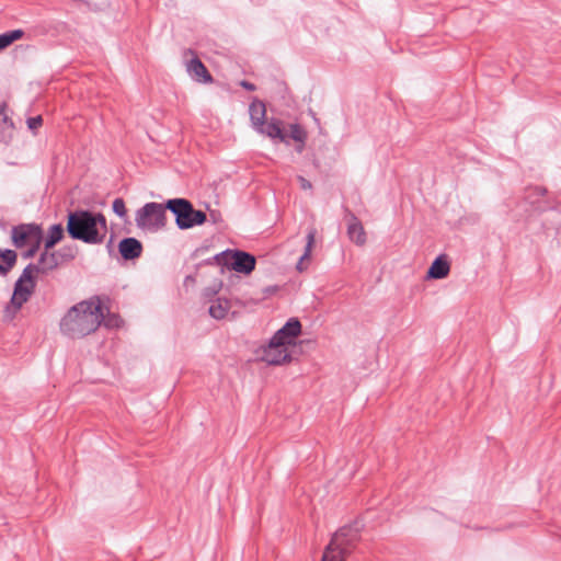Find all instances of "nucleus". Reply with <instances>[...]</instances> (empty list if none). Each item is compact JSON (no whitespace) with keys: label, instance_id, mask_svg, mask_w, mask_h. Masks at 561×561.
<instances>
[{"label":"nucleus","instance_id":"a878e982","mask_svg":"<svg viewBox=\"0 0 561 561\" xmlns=\"http://www.w3.org/2000/svg\"><path fill=\"white\" fill-rule=\"evenodd\" d=\"M241 85L248 90H254V85L248 81H242Z\"/></svg>","mask_w":561,"mask_h":561},{"label":"nucleus","instance_id":"5701e85b","mask_svg":"<svg viewBox=\"0 0 561 561\" xmlns=\"http://www.w3.org/2000/svg\"><path fill=\"white\" fill-rule=\"evenodd\" d=\"M112 208L113 211L119 217H125L127 214L125 202L122 198L114 199Z\"/></svg>","mask_w":561,"mask_h":561},{"label":"nucleus","instance_id":"423d86ee","mask_svg":"<svg viewBox=\"0 0 561 561\" xmlns=\"http://www.w3.org/2000/svg\"><path fill=\"white\" fill-rule=\"evenodd\" d=\"M167 204L147 203L136 211L138 228L148 232H157L167 225Z\"/></svg>","mask_w":561,"mask_h":561},{"label":"nucleus","instance_id":"b1692460","mask_svg":"<svg viewBox=\"0 0 561 561\" xmlns=\"http://www.w3.org/2000/svg\"><path fill=\"white\" fill-rule=\"evenodd\" d=\"M42 125H43V118H42L41 115L35 116V117H31V118L27 119V126L32 130H36Z\"/></svg>","mask_w":561,"mask_h":561},{"label":"nucleus","instance_id":"9d476101","mask_svg":"<svg viewBox=\"0 0 561 561\" xmlns=\"http://www.w3.org/2000/svg\"><path fill=\"white\" fill-rule=\"evenodd\" d=\"M187 54L192 56L186 65L187 72L198 82L209 83L213 78L204 64L195 56L194 51L190 50Z\"/></svg>","mask_w":561,"mask_h":561},{"label":"nucleus","instance_id":"a211bd4d","mask_svg":"<svg viewBox=\"0 0 561 561\" xmlns=\"http://www.w3.org/2000/svg\"><path fill=\"white\" fill-rule=\"evenodd\" d=\"M230 310V302L227 299L218 298L209 306V314L215 319H224Z\"/></svg>","mask_w":561,"mask_h":561},{"label":"nucleus","instance_id":"f03ea898","mask_svg":"<svg viewBox=\"0 0 561 561\" xmlns=\"http://www.w3.org/2000/svg\"><path fill=\"white\" fill-rule=\"evenodd\" d=\"M301 333V324L290 319L260 351V358L268 365H285L293 360L297 347V337Z\"/></svg>","mask_w":561,"mask_h":561},{"label":"nucleus","instance_id":"f3484780","mask_svg":"<svg viewBox=\"0 0 561 561\" xmlns=\"http://www.w3.org/2000/svg\"><path fill=\"white\" fill-rule=\"evenodd\" d=\"M314 241H316V230L311 229L307 236V244H306L305 253L297 263V270L299 272H304L305 270H307V267L310 263L311 251L314 245Z\"/></svg>","mask_w":561,"mask_h":561},{"label":"nucleus","instance_id":"f257e3e1","mask_svg":"<svg viewBox=\"0 0 561 561\" xmlns=\"http://www.w3.org/2000/svg\"><path fill=\"white\" fill-rule=\"evenodd\" d=\"M103 308L98 298L81 301L71 307L60 322L61 332L72 339L93 333L103 319Z\"/></svg>","mask_w":561,"mask_h":561},{"label":"nucleus","instance_id":"4be33fe9","mask_svg":"<svg viewBox=\"0 0 561 561\" xmlns=\"http://www.w3.org/2000/svg\"><path fill=\"white\" fill-rule=\"evenodd\" d=\"M24 35L22 30H13L0 35V50L9 47L14 42L21 39Z\"/></svg>","mask_w":561,"mask_h":561},{"label":"nucleus","instance_id":"bb28decb","mask_svg":"<svg viewBox=\"0 0 561 561\" xmlns=\"http://www.w3.org/2000/svg\"><path fill=\"white\" fill-rule=\"evenodd\" d=\"M105 324H106V325H118V319H116L114 323H112L111 321H108V322H106Z\"/></svg>","mask_w":561,"mask_h":561},{"label":"nucleus","instance_id":"1a4fd4ad","mask_svg":"<svg viewBox=\"0 0 561 561\" xmlns=\"http://www.w3.org/2000/svg\"><path fill=\"white\" fill-rule=\"evenodd\" d=\"M217 261L228 270L250 274L255 268V257L243 251H226L217 256Z\"/></svg>","mask_w":561,"mask_h":561},{"label":"nucleus","instance_id":"393cba45","mask_svg":"<svg viewBox=\"0 0 561 561\" xmlns=\"http://www.w3.org/2000/svg\"><path fill=\"white\" fill-rule=\"evenodd\" d=\"M299 184H300V187L301 190L304 191H310L312 188V184L310 181H308L307 179H305L304 176L299 175L297 178Z\"/></svg>","mask_w":561,"mask_h":561},{"label":"nucleus","instance_id":"ddd939ff","mask_svg":"<svg viewBox=\"0 0 561 561\" xmlns=\"http://www.w3.org/2000/svg\"><path fill=\"white\" fill-rule=\"evenodd\" d=\"M262 135H265L272 139H278L282 142H287V135L283 130L280 123L277 121L264 122L257 129Z\"/></svg>","mask_w":561,"mask_h":561},{"label":"nucleus","instance_id":"9b49d317","mask_svg":"<svg viewBox=\"0 0 561 561\" xmlns=\"http://www.w3.org/2000/svg\"><path fill=\"white\" fill-rule=\"evenodd\" d=\"M347 236L352 242L359 247H363L366 243V231L364 226L354 215H350L347 218Z\"/></svg>","mask_w":561,"mask_h":561},{"label":"nucleus","instance_id":"6e6552de","mask_svg":"<svg viewBox=\"0 0 561 561\" xmlns=\"http://www.w3.org/2000/svg\"><path fill=\"white\" fill-rule=\"evenodd\" d=\"M37 277L35 267L27 265L20 278L18 279L14 291L11 298V306L14 311H18L24 302H26L32 295L35 287V279Z\"/></svg>","mask_w":561,"mask_h":561},{"label":"nucleus","instance_id":"412c9836","mask_svg":"<svg viewBox=\"0 0 561 561\" xmlns=\"http://www.w3.org/2000/svg\"><path fill=\"white\" fill-rule=\"evenodd\" d=\"M289 137L293 140H295L296 142H298V146H297L296 149H297L298 152H301L302 149H304V145H305L306 138H307V134L302 129V127H300L297 124L290 125V127H289Z\"/></svg>","mask_w":561,"mask_h":561},{"label":"nucleus","instance_id":"f8f14e48","mask_svg":"<svg viewBox=\"0 0 561 561\" xmlns=\"http://www.w3.org/2000/svg\"><path fill=\"white\" fill-rule=\"evenodd\" d=\"M450 272V263L446 255H439L434 260L427 271V278L442 279L448 276Z\"/></svg>","mask_w":561,"mask_h":561},{"label":"nucleus","instance_id":"aec40b11","mask_svg":"<svg viewBox=\"0 0 561 561\" xmlns=\"http://www.w3.org/2000/svg\"><path fill=\"white\" fill-rule=\"evenodd\" d=\"M64 237V228L61 225H53L49 230L48 234L45 239L44 248L47 250H51L56 243H58Z\"/></svg>","mask_w":561,"mask_h":561},{"label":"nucleus","instance_id":"2eb2a0df","mask_svg":"<svg viewBox=\"0 0 561 561\" xmlns=\"http://www.w3.org/2000/svg\"><path fill=\"white\" fill-rule=\"evenodd\" d=\"M32 265L35 267L37 275L39 273H46L58 265V257L55 252L44 248V252L41 254L38 263Z\"/></svg>","mask_w":561,"mask_h":561},{"label":"nucleus","instance_id":"dca6fc26","mask_svg":"<svg viewBox=\"0 0 561 561\" xmlns=\"http://www.w3.org/2000/svg\"><path fill=\"white\" fill-rule=\"evenodd\" d=\"M250 118L253 128L256 130L264 122L266 116L265 104L261 101H253L250 104Z\"/></svg>","mask_w":561,"mask_h":561},{"label":"nucleus","instance_id":"6ab92c4d","mask_svg":"<svg viewBox=\"0 0 561 561\" xmlns=\"http://www.w3.org/2000/svg\"><path fill=\"white\" fill-rule=\"evenodd\" d=\"M16 262V253L12 250H0V274H7Z\"/></svg>","mask_w":561,"mask_h":561},{"label":"nucleus","instance_id":"0eeeda50","mask_svg":"<svg viewBox=\"0 0 561 561\" xmlns=\"http://www.w3.org/2000/svg\"><path fill=\"white\" fill-rule=\"evenodd\" d=\"M12 240L18 248L30 247L28 250L23 253L24 257L30 259L38 251L43 241V232L36 225H21L13 229Z\"/></svg>","mask_w":561,"mask_h":561},{"label":"nucleus","instance_id":"7ed1b4c3","mask_svg":"<svg viewBox=\"0 0 561 561\" xmlns=\"http://www.w3.org/2000/svg\"><path fill=\"white\" fill-rule=\"evenodd\" d=\"M67 231L72 239L100 244L107 233L106 218L101 213L77 210L68 215Z\"/></svg>","mask_w":561,"mask_h":561},{"label":"nucleus","instance_id":"4468645a","mask_svg":"<svg viewBox=\"0 0 561 561\" xmlns=\"http://www.w3.org/2000/svg\"><path fill=\"white\" fill-rule=\"evenodd\" d=\"M119 253L125 260H133L140 256L142 251L141 243L135 238H126L119 242Z\"/></svg>","mask_w":561,"mask_h":561},{"label":"nucleus","instance_id":"20e7f679","mask_svg":"<svg viewBox=\"0 0 561 561\" xmlns=\"http://www.w3.org/2000/svg\"><path fill=\"white\" fill-rule=\"evenodd\" d=\"M359 540V533L353 527H343L332 536L320 561H346Z\"/></svg>","mask_w":561,"mask_h":561},{"label":"nucleus","instance_id":"39448f33","mask_svg":"<svg viewBox=\"0 0 561 561\" xmlns=\"http://www.w3.org/2000/svg\"><path fill=\"white\" fill-rule=\"evenodd\" d=\"M167 207L175 215V222L180 229H190L206 221V214L194 209L192 203L185 198L169 199Z\"/></svg>","mask_w":561,"mask_h":561}]
</instances>
